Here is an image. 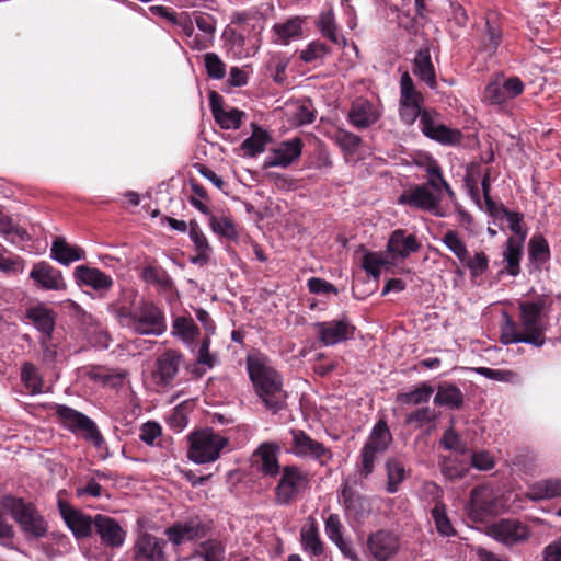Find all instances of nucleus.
Masks as SVG:
<instances>
[{
    "mask_svg": "<svg viewBox=\"0 0 561 561\" xmlns=\"http://www.w3.org/2000/svg\"><path fill=\"white\" fill-rule=\"evenodd\" d=\"M329 53L330 49L325 44L314 41L311 42L306 49L301 50L300 58L305 62H313L322 60Z\"/></svg>",
    "mask_w": 561,
    "mask_h": 561,
    "instance_id": "59",
    "label": "nucleus"
},
{
    "mask_svg": "<svg viewBox=\"0 0 561 561\" xmlns=\"http://www.w3.org/2000/svg\"><path fill=\"white\" fill-rule=\"evenodd\" d=\"M172 333L185 343H192L198 334V328L192 318L178 317L173 321Z\"/></svg>",
    "mask_w": 561,
    "mask_h": 561,
    "instance_id": "45",
    "label": "nucleus"
},
{
    "mask_svg": "<svg viewBox=\"0 0 561 561\" xmlns=\"http://www.w3.org/2000/svg\"><path fill=\"white\" fill-rule=\"evenodd\" d=\"M195 24L197 28L203 32L204 36L214 38L216 32V20L208 13H198L195 16Z\"/></svg>",
    "mask_w": 561,
    "mask_h": 561,
    "instance_id": "62",
    "label": "nucleus"
},
{
    "mask_svg": "<svg viewBox=\"0 0 561 561\" xmlns=\"http://www.w3.org/2000/svg\"><path fill=\"white\" fill-rule=\"evenodd\" d=\"M428 138L443 145H457L461 141L462 135L458 129H453L440 124Z\"/></svg>",
    "mask_w": 561,
    "mask_h": 561,
    "instance_id": "52",
    "label": "nucleus"
},
{
    "mask_svg": "<svg viewBox=\"0 0 561 561\" xmlns=\"http://www.w3.org/2000/svg\"><path fill=\"white\" fill-rule=\"evenodd\" d=\"M387 470V486L388 493H396L399 490V485L408 477V470L402 459L398 457H391L386 461Z\"/></svg>",
    "mask_w": 561,
    "mask_h": 561,
    "instance_id": "34",
    "label": "nucleus"
},
{
    "mask_svg": "<svg viewBox=\"0 0 561 561\" xmlns=\"http://www.w3.org/2000/svg\"><path fill=\"white\" fill-rule=\"evenodd\" d=\"M208 530L209 527L198 516H194L165 528L164 535L173 546L178 547L186 541L204 538Z\"/></svg>",
    "mask_w": 561,
    "mask_h": 561,
    "instance_id": "14",
    "label": "nucleus"
},
{
    "mask_svg": "<svg viewBox=\"0 0 561 561\" xmlns=\"http://www.w3.org/2000/svg\"><path fill=\"white\" fill-rule=\"evenodd\" d=\"M302 549L310 557H319L324 551V545L320 538L319 529L313 518L300 529Z\"/></svg>",
    "mask_w": 561,
    "mask_h": 561,
    "instance_id": "33",
    "label": "nucleus"
},
{
    "mask_svg": "<svg viewBox=\"0 0 561 561\" xmlns=\"http://www.w3.org/2000/svg\"><path fill=\"white\" fill-rule=\"evenodd\" d=\"M188 236L195 250V255L190 259L191 263L201 266L206 265L210 260L213 249L196 221L190 222Z\"/></svg>",
    "mask_w": 561,
    "mask_h": 561,
    "instance_id": "29",
    "label": "nucleus"
},
{
    "mask_svg": "<svg viewBox=\"0 0 561 561\" xmlns=\"http://www.w3.org/2000/svg\"><path fill=\"white\" fill-rule=\"evenodd\" d=\"M50 257L62 265L83 260V249L69 244L64 237H56L51 243Z\"/></svg>",
    "mask_w": 561,
    "mask_h": 561,
    "instance_id": "31",
    "label": "nucleus"
},
{
    "mask_svg": "<svg viewBox=\"0 0 561 561\" xmlns=\"http://www.w3.org/2000/svg\"><path fill=\"white\" fill-rule=\"evenodd\" d=\"M440 445L444 446L447 450H454L458 454H465L467 451V446L460 438V436L454 431L453 427L445 431Z\"/></svg>",
    "mask_w": 561,
    "mask_h": 561,
    "instance_id": "61",
    "label": "nucleus"
},
{
    "mask_svg": "<svg viewBox=\"0 0 561 561\" xmlns=\"http://www.w3.org/2000/svg\"><path fill=\"white\" fill-rule=\"evenodd\" d=\"M204 62L207 75L216 80H220L226 76V65L215 53L204 55Z\"/></svg>",
    "mask_w": 561,
    "mask_h": 561,
    "instance_id": "54",
    "label": "nucleus"
},
{
    "mask_svg": "<svg viewBox=\"0 0 561 561\" xmlns=\"http://www.w3.org/2000/svg\"><path fill=\"white\" fill-rule=\"evenodd\" d=\"M529 256L533 261L538 263L546 262L549 256V247L542 237H534L529 241Z\"/></svg>",
    "mask_w": 561,
    "mask_h": 561,
    "instance_id": "58",
    "label": "nucleus"
},
{
    "mask_svg": "<svg viewBox=\"0 0 561 561\" xmlns=\"http://www.w3.org/2000/svg\"><path fill=\"white\" fill-rule=\"evenodd\" d=\"M274 30L279 38L287 42L300 34L301 21L298 18L290 19L285 23L276 24Z\"/></svg>",
    "mask_w": 561,
    "mask_h": 561,
    "instance_id": "60",
    "label": "nucleus"
},
{
    "mask_svg": "<svg viewBox=\"0 0 561 561\" xmlns=\"http://www.w3.org/2000/svg\"><path fill=\"white\" fill-rule=\"evenodd\" d=\"M413 73L431 89L437 88L435 68L431 59L430 49L421 48L413 60Z\"/></svg>",
    "mask_w": 561,
    "mask_h": 561,
    "instance_id": "32",
    "label": "nucleus"
},
{
    "mask_svg": "<svg viewBox=\"0 0 561 561\" xmlns=\"http://www.w3.org/2000/svg\"><path fill=\"white\" fill-rule=\"evenodd\" d=\"M502 255L506 262V273L511 276H517L520 273L522 243L515 238H508Z\"/></svg>",
    "mask_w": 561,
    "mask_h": 561,
    "instance_id": "37",
    "label": "nucleus"
},
{
    "mask_svg": "<svg viewBox=\"0 0 561 561\" xmlns=\"http://www.w3.org/2000/svg\"><path fill=\"white\" fill-rule=\"evenodd\" d=\"M434 389L426 383H423L419 388L400 396V400L405 404H421L428 402Z\"/></svg>",
    "mask_w": 561,
    "mask_h": 561,
    "instance_id": "53",
    "label": "nucleus"
},
{
    "mask_svg": "<svg viewBox=\"0 0 561 561\" xmlns=\"http://www.w3.org/2000/svg\"><path fill=\"white\" fill-rule=\"evenodd\" d=\"M443 188L434 186L432 182H425L421 185L412 186L405 190L398 198L401 205H408L414 208L432 211L436 216H442L439 204L442 202Z\"/></svg>",
    "mask_w": 561,
    "mask_h": 561,
    "instance_id": "8",
    "label": "nucleus"
},
{
    "mask_svg": "<svg viewBox=\"0 0 561 561\" xmlns=\"http://www.w3.org/2000/svg\"><path fill=\"white\" fill-rule=\"evenodd\" d=\"M328 538L333 542L342 538V524L337 514H330L324 523Z\"/></svg>",
    "mask_w": 561,
    "mask_h": 561,
    "instance_id": "64",
    "label": "nucleus"
},
{
    "mask_svg": "<svg viewBox=\"0 0 561 561\" xmlns=\"http://www.w3.org/2000/svg\"><path fill=\"white\" fill-rule=\"evenodd\" d=\"M187 442V458L197 465L215 462L229 444L227 437L211 428L190 433Z\"/></svg>",
    "mask_w": 561,
    "mask_h": 561,
    "instance_id": "5",
    "label": "nucleus"
},
{
    "mask_svg": "<svg viewBox=\"0 0 561 561\" xmlns=\"http://www.w3.org/2000/svg\"><path fill=\"white\" fill-rule=\"evenodd\" d=\"M422 94L416 91L413 80L409 72H404L400 78V118L407 124H413L422 114L421 103Z\"/></svg>",
    "mask_w": 561,
    "mask_h": 561,
    "instance_id": "13",
    "label": "nucleus"
},
{
    "mask_svg": "<svg viewBox=\"0 0 561 561\" xmlns=\"http://www.w3.org/2000/svg\"><path fill=\"white\" fill-rule=\"evenodd\" d=\"M476 371L491 380L508 382V383H518L520 382V376L516 371L510 369H493L489 367H478Z\"/></svg>",
    "mask_w": 561,
    "mask_h": 561,
    "instance_id": "46",
    "label": "nucleus"
},
{
    "mask_svg": "<svg viewBox=\"0 0 561 561\" xmlns=\"http://www.w3.org/2000/svg\"><path fill=\"white\" fill-rule=\"evenodd\" d=\"M319 27L322 35L332 43L340 46L345 45V38L337 32L335 16L332 10L324 11L320 14Z\"/></svg>",
    "mask_w": 561,
    "mask_h": 561,
    "instance_id": "40",
    "label": "nucleus"
},
{
    "mask_svg": "<svg viewBox=\"0 0 561 561\" xmlns=\"http://www.w3.org/2000/svg\"><path fill=\"white\" fill-rule=\"evenodd\" d=\"M421 249V243L416 237L407 233L405 230H394L387 243V251L393 260L407 259L411 253L417 252Z\"/></svg>",
    "mask_w": 561,
    "mask_h": 561,
    "instance_id": "23",
    "label": "nucleus"
},
{
    "mask_svg": "<svg viewBox=\"0 0 561 561\" xmlns=\"http://www.w3.org/2000/svg\"><path fill=\"white\" fill-rule=\"evenodd\" d=\"M496 493L486 485L472 489L470 494L469 514L474 519H482L485 515L496 512Z\"/></svg>",
    "mask_w": 561,
    "mask_h": 561,
    "instance_id": "17",
    "label": "nucleus"
},
{
    "mask_svg": "<svg viewBox=\"0 0 561 561\" xmlns=\"http://www.w3.org/2000/svg\"><path fill=\"white\" fill-rule=\"evenodd\" d=\"M59 506L66 524L77 537H88L92 533L94 529V519H92L91 516L84 515L61 503Z\"/></svg>",
    "mask_w": 561,
    "mask_h": 561,
    "instance_id": "28",
    "label": "nucleus"
},
{
    "mask_svg": "<svg viewBox=\"0 0 561 561\" xmlns=\"http://www.w3.org/2000/svg\"><path fill=\"white\" fill-rule=\"evenodd\" d=\"M367 548L374 559L387 561L397 553L399 540L390 531L378 530L368 537Z\"/></svg>",
    "mask_w": 561,
    "mask_h": 561,
    "instance_id": "18",
    "label": "nucleus"
},
{
    "mask_svg": "<svg viewBox=\"0 0 561 561\" xmlns=\"http://www.w3.org/2000/svg\"><path fill=\"white\" fill-rule=\"evenodd\" d=\"M302 140L299 137L279 142L273 147L264 160V168H287L295 163L302 153Z\"/></svg>",
    "mask_w": 561,
    "mask_h": 561,
    "instance_id": "16",
    "label": "nucleus"
},
{
    "mask_svg": "<svg viewBox=\"0 0 561 561\" xmlns=\"http://www.w3.org/2000/svg\"><path fill=\"white\" fill-rule=\"evenodd\" d=\"M525 85L518 77L505 78L497 75L485 87L483 101L491 105H502L523 93Z\"/></svg>",
    "mask_w": 561,
    "mask_h": 561,
    "instance_id": "11",
    "label": "nucleus"
},
{
    "mask_svg": "<svg viewBox=\"0 0 561 561\" xmlns=\"http://www.w3.org/2000/svg\"><path fill=\"white\" fill-rule=\"evenodd\" d=\"M437 417L434 410L428 407L420 408L407 415L405 423L414 427H422Z\"/></svg>",
    "mask_w": 561,
    "mask_h": 561,
    "instance_id": "55",
    "label": "nucleus"
},
{
    "mask_svg": "<svg viewBox=\"0 0 561 561\" xmlns=\"http://www.w3.org/2000/svg\"><path fill=\"white\" fill-rule=\"evenodd\" d=\"M388 265L389 262L380 252H370L363 257V267L374 278H378L382 268Z\"/></svg>",
    "mask_w": 561,
    "mask_h": 561,
    "instance_id": "50",
    "label": "nucleus"
},
{
    "mask_svg": "<svg viewBox=\"0 0 561 561\" xmlns=\"http://www.w3.org/2000/svg\"><path fill=\"white\" fill-rule=\"evenodd\" d=\"M21 381L32 394L43 392V378L38 368L30 362H25L21 368Z\"/></svg>",
    "mask_w": 561,
    "mask_h": 561,
    "instance_id": "39",
    "label": "nucleus"
},
{
    "mask_svg": "<svg viewBox=\"0 0 561 561\" xmlns=\"http://www.w3.org/2000/svg\"><path fill=\"white\" fill-rule=\"evenodd\" d=\"M502 42V32L495 25L491 24L490 21L485 23V33L482 37V48L488 55H492L496 51L497 47Z\"/></svg>",
    "mask_w": 561,
    "mask_h": 561,
    "instance_id": "49",
    "label": "nucleus"
},
{
    "mask_svg": "<svg viewBox=\"0 0 561 561\" xmlns=\"http://www.w3.org/2000/svg\"><path fill=\"white\" fill-rule=\"evenodd\" d=\"M56 414L64 426L73 434L90 440L98 448L104 444L103 436L96 424L83 413L70 407L59 404L56 408Z\"/></svg>",
    "mask_w": 561,
    "mask_h": 561,
    "instance_id": "6",
    "label": "nucleus"
},
{
    "mask_svg": "<svg viewBox=\"0 0 561 561\" xmlns=\"http://www.w3.org/2000/svg\"><path fill=\"white\" fill-rule=\"evenodd\" d=\"M0 234L15 245H22L31 239L24 228L14 225L11 218L2 213H0Z\"/></svg>",
    "mask_w": 561,
    "mask_h": 561,
    "instance_id": "38",
    "label": "nucleus"
},
{
    "mask_svg": "<svg viewBox=\"0 0 561 561\" xmlns=\"http://www.w3.org/2000/svg\"><path fill=\"white\" fill-rule=\"evenodd\" d=\"M291 447L290 451L298 458L311 459L325 463L332 458L331 450L322 443L311 438L307 433L301 430H290Z\"/></svg>",
    "mask_w": 561,
    "mask_h": 561,
    "instance_id": "12",
    "label": "nucleus"
},
{
    "mask_svg": "<svg viewBox=\"0 0 561 561\" xmlns=\"http://www.w3.org/2000/svg\"><path fill=\"white\" fill-rule=\"evenodd\" d=\"M488 535L506 547L524 543L531 533L529 527L518 519L502 518L488 527Z\"/></svg>",
    "mask_w": 561,
    "mask_h": 561,
    "instance_id": "10",
    "label": "nucleus"
},
{
    "mask_svg": "<svg viewBox=\"0 0 561 561\" xmlns=\"http://www.w3.org/2000/svg\"><path fill=\"white\" fill-rule=\"evenodd\" d=\"M379 116L378 107L365 99L355 100L348 112L350 123L359 129L371 126L378 121Z\"/></svg>",
    "mask_w": 561,
    "mask_h": 561,
    "instance_id": "26",
    "label": "nucleus"
},
{
    "mask_svg": "<svg viewBox=\"0 0 561 561\" xmlns=\"http://www.w3.org/2000/svg\"><path fill=\"white\" fill-rule=\"evenodd\" d=\"M432 516L435 520L437 531L443 536H451L455 534L449 518L446 515L445 506L437 503L432 510Z\"/></svg>",
    "mask_w": 561,
    "mask_h": 561,
    "instance_id": "56",
    "label": "nucleus"
},
{
    "mask_svg": "<svg viewBox=\"0 0 561 561\" xmlns=\"http://www.w3.org/2000/svg\"><path fill=\"white\" fill-rule=\"evenodd\" d=\"M461 264L469 270L471 277H479L488 270L489 257L482 251L476 252L473 256H470L468 253Z\"/></svg>",
    "mask_w": 561,
    "mask_h": 561,
    "instance_id": "48",
    "label": "nucleus"
},
{
    "mask_svg": "<svg viewBox=\"0 0 561 561\" xmlns=\"http://www.w3.org/2000/svg\"><path fill=\"white\" fill-rule=\"evenodd\" d=\"M30 277L37 287L45 290H65L67 285L62 277V273L47 262H38L34 264L30 272Z\"/></svg>",
    "mask_w": 561,
    "mask_h": 561,
    "instance_id": "19",
    "label": "nucleus"
},
{
    "mask_svg": "<svg viewBox=\"0 0 561 561\" xmlns=\"http://www.w3.org/2000/svg\"><path fill=\"white\" fill-rule=\"evenodd\" d=\"M195 556L204 561H225V546L220 540L208 539L198 546Z\"/></svg>",
    "mask_w": 561,
    "mask_h": 561,
    "instance_id": "42",
    "label": "nucleus"
},
{
    "mask_svg": "<svg viewBox=\"0 0 561 561\" xmlns=\"http://www.w3.org/2000/svg\"><path fill=\"white\" fill-rule=\"evenodd\" d=\"M247 369L256 394L264 405L277 413L285 405L287 394L283 389V380L267 358L261 355H250L247 358Z\"/></svg>",
    "mask_w": 561,
    "mask_h": 561,
    "instance_id": "3",
    "label": "nucleus"
},
{
    "mask_svg": "<svg viewBox=\"0 0 561 561\" xmlns=\"http://www.w3.org/2000/svg\"><path fill=\"white\" fill-rule=\"evenodd\" d=\"M381 453L371 449L370 447L364 445L360 450V467H359V476L362 478H367L375 468V462Z\"/></svg>",
    "mask_w": 561,
    "mask_h": 561,
    "instance_id": "57",
    "label": "nucleus"
},
{
    "mask_svg": "<svg viewBox=\"0 0 561 561\" xmlns=\"http://www.w3.org/2000/svg\"><path fill=\"white\" fill-rule=\"evenodd\" d=\"M271 137L268 133L260 126L252 124V135L243 140L241 149L248 157H256L264 152L266 145L270 142Z\"/></svg>",
    "mask_w": 561,
    "mask_h": 561,
    "instance_id": "35",
    "label": "nucleus"
},
{
    "mask_svg": "<svg viewBox=\"0 0 561 561\" xmlns=\"http://www.w3.org/2000/svg\"><path fill=\"white\" fill-rule=\"evenodd\" d=\"M131 561H168L167 541L151 533L140 530L130 548Z\"/></svg>",
    "mask_w": 561,
    "mask_h": 561,
    "instance_id": "9",
    "label": "nucleus"
},
{
    "mask_svg": "<svg viewBox=\"0 0 561 561\" xmlns=\"http://www.w3.org/2000/svg\"><path fill=\"white\" fill-rule=\"evenodd\" d=\"M318 337L324 346H333L354 337L355 327L346 317L314 323Z\"/></svg>",
    "mask_w": 561,
    "mask_h": 561,
    "instance_id": "15",
    "label": "nucleus"
},
{
    "mask_svg": "<svg viewBox=\"0 0 561 561\" xmlns=\"http://www.w3.org/2000/svg\"><path fill=\"white\" fill-rule=\"evenodd\" d=\"M547 301L543 297L519 304V325L506 313L502 327V342L504 344L525 343L541 347L546 343L545 333L547 321L545 310Z\"/></svg>",
    "mask_w": 561,
    "mask_h": 561,
    "instance_id": "2",
    "label": "nucleus"
},
{
    "mask_svg": "<svg viewBox=\"0 0 561 561\" xmlns=\"http://www.w3.org/2000/svg\"><path fill=\"white\" fill-rule=\"evenodd\" d=\"M392 442V435L383 420L378 421L373 427L364 445L383 454Z\"/></svg>",
    "mask_w": 561,
    "mask_h": 561,
    "instance_id": "36",
    "label": "nucleus"
},
{
    "mask_svg": "<svg viewBox=\"0 0 561 561\" xmlns=\"http://www.w3.org/2000/svg\"><path fill=\"white\" fill-rule=\"evenodd\" d=\"M279 474L275 488V502L278 505H289L309 486V477L296 466L284 467Z\"/></svg>",
    "mask_w": 561,
    "mask_h": 561,
    "instance_id": "7",
    "label": "nucleus"
},
{
    "mask_svg": "<svg viewBox=\"0 0 561 561\" xmlns=\"http://www.w3.org/2000/svg\"><path fill=\"white\" fill-rule=\"evenodd\" d=\"M209 104L214 119L222 129H239L241 127L242 119L245 117L244 112L236 107L224 108L222 98L217 92H210Z\"/></svg>",
    "mask_w": 561,
    "mask_h": 561,
    "instance_id": "20",
    "label": "nucleus"
},
{
    "mask_svg": "<svg viewBox=\"0 0 561 561\" xmlns=\"http://www.w3.org/2000/svg\"><path fill=\"white\" fill-rule=\"evenodd\" d=\"M26 318L41 333V336H51L56 324V312L38 304L26 309Z\"/></svg>",
    "mask_w": 561,
    "mask_h": 561,
    "instance_id": "27",
    "label": "nucleus"
},
{
    "mask_svg": "<svg viewBox=\"0 0 561 561\" xmlns=\"http://www.w3.org/2000/svg\"><path fill=\"white\" fill-rule=\"evenodd\" d=\"M181 365V355L173 350L162 353L156 360L153 378L159 385H170L176 376Z\"/></svg>",
    "mask_w": 561,
    "mask_h": 561,
    "instance_id": "24",
    "label": "nucleus"
},
{
    "mask_svg": "<svg viewBox=\"0 0 561 561\" xmlns=\"http://www.w3.org/2000/svg\"><path fill=\"white\" fill-rule=\"evenodd\" d=\"M208 221L214 233L228 240H236L238 238V231L231 217L209 215Z\"/></svg>",
    "mask_w": 561,
    "mask_h": 561,
    "instance_id": "41",
    "label": "nucleus"
},
{
    "mask_svg": "<svg viewBox=\"0 0 561 561\" xmlns=\"http://www.w3.org/2000/svg\"><path fill=\"white\" fill-rule=\"evenodd\" d=\"M443 476L450 480L463 478L468 472V467L457 458L447 457L440 463Z\"/></svg>",
    "mask_w": 561,
    "mask_h": 561,
    "instance_id": "51",
    "label": "nucleus"
},
{
    "mask_svg": "<svg viewBox=\"0 0 561 561\" xmlns=\"http://www.w3.org/2000/svg\"><path fill=\"white\" fill-rule=\"evenodd\" d=\"M2 508L10 514L27 540L41 539L46 536L48 526L44 516L31 502L20 497L5 496Z\"/></svg>",
    "mask_w": 561,
    "mask_h": 561,
    "instance_id": "4",
    "label": "nucleus"
},
{
    "mask_svg": "<svg viewBox=\"0 0 561 561\" xmlns=\"http://www.w3.org/2000/svg\"><path fill=\"white\" fill-rule=\"evenodd\" d=\"M94 530L101 541L112 548L122 547L126 538V531L114 518L101 514L94 517Z\"/></svg>",
    "mask_w": 561,
    "mask_h": 561,
    "instance_id": "22",
    "label": "nucleus"
},
{
    "mask_svg": "<svg viewBox=\"0 0 561 561\" xmlns=\"http://www.w3.org/2000/svg\"><path fill=\"white\" fill-rule=\"evenodd\" d=\"M278 454L279 446L276 443L264 442L253 453V463L265 476L275 477L280 472Z\"/></svg>",
    "mask_w": 561,
    "mask_h": 561,
    "instance_id": "21",
    "label": "nucleus"
},
{
    "mask_svg": "<svg viewBox=\"0 0 561 561\" xmlns=\"http://www.w3.org/2000/svg\"><path fill=\"white\" fill-rule=\"evenodd\" d=\"M73 276L78 284L91 287L98 291H107L114 284L110 275L99 268L87 265L77 266L73 271Z\"/></svg>",
    "mask_w": 561,
    "mask_h": 561,
    "instance_id": "25",
    "label": "nucleus"
},
{
    "mask_svg": "<svg viewBox=\"0 0 561 561\" xmlns=\"http://www.w3.org/2000/svg\"><path fill=\"white\" fill-rule=\"evenodd\" d=\"M425 172L427 174L426 182H432L434 186H438V187L445 190V192L448 194V196L451 199L455 197L454 191L451 190L449 184L444 180L440 167L438 165V163L435 160L430 159L427 161V163L425 165Z\"/></svg>",
    "mask_w": 561,
    "mask_h": 561,
    "instance_id": "47",
    "label": "nucleus"
},
{
    "mask_svg": "<svg viewBox=\"0 0 561 561\" xmlns=\"http://www.w3.org/2000/svg\"><path fill=\"white\" fill-rule=\"evenodd\" d=\"M561 496V478H548L530 484L526 492V497L538 502L552 500Z\"/></svg>",
    "mask_w": 561,
    "mask_h": 561,
    "instance_id": "30",
    "label": "nucleus"
},
{
    "mask_svg": "<svg viewBox=\"0 0 561 561\" xmlns=\"http://www.w3.org/2000/svg\"><path fill=\"white\" fill-rule=\"evenodd\" d=\"M434 403L457 409L462 403V393L460 389L455 386H440L434 397Z\"/></svg>",
    "mask_w": 561,
    "mask_h": 561,
    "instance_id": "43",
    "label": "nucleus"
},
{
    "mask_svg": "<svg viewBox=\"0 0 561 561\" xmlns=\"http://www.w3.org/2000/svg\"><path fill=\"white\" fill-rule=\"evenodd\" d=\"M471 466L480 471H489L495 466L494 457L485 450L473 453Z\"/></svg>",
    "mask_w": 561,
    "mask_h": 561,
    "instance_id": "63",
    "label": "nucleus"
},
{
    "mask_svg": "<svg viewBox=\"0 0 561 561\" xmlns=\"http://www.w3.org/2000/svg\"><path fill=\"white\" fill-rule=\"evenodd\" d=\"M137 291L123 288L121 297L112 305V311L121 327L140 335H162L167 331L164 313L152 301L136 304Z\"/></svg>",
    "mask_w": 561,
    "mask_h": 561,
    "instance_id": "1",
    "label": "nucleus"
},
{
    "mask_svg": "<svg viewBox=\"0 0 561 561\" xmlns=\"http://www.w3.org/2000/svg\"><path fill=\"white\" fill-rule=\"evenodd\" d=\"M442 242L460 263L469 253L466 242L456 230H447L442 237Z\"/></svg>",
    "mask_w": 561,
    "mask_h": 561,
    "instance_id": "44",
    "label": "nucleus"
}]
</instances>
